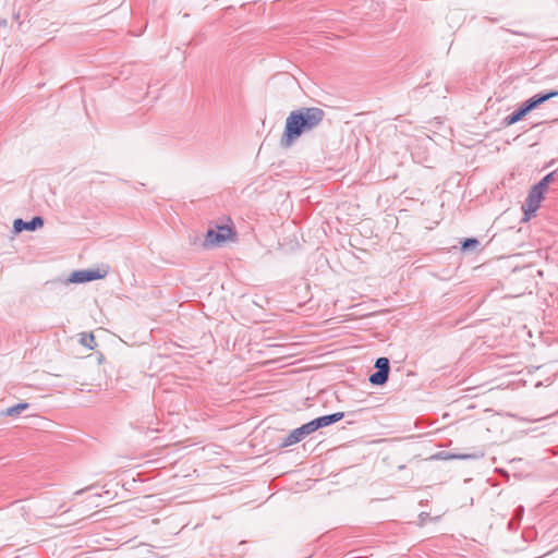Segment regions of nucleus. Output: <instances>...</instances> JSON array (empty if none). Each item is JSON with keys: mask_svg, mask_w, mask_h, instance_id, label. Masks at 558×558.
Segmentation results:
<instances>
[{"mask_svg": "<svg viewBox=\"0 0 558 558\" xmlns=\"http://www.w3.org/2000/svg\"><path fill=\"white\" fill-rule=\"evenodd\" d=\"M342 417H343V413L337 412V413H333L330 415L320 416L318 418H315V421H316V425L318 426V428H320V427L328 426L332 423H336V422L340 421Z\"/></svg>", "mask_w": 558, "mask_h": 558, "instance_id": "obj_8", "label": "nucleus"}, {"mask_svg": "<svg viewBox=\"0 0 558 558\" xmlns=\"http://www.w3.org/2000/svg\"><path fill=\"white\" fill-rule=\"evenodd\" d=\"M304 438V435L300 430V428H295L292 430L283 440L282 446L288 447L301 441Z\"/></svg>", "mask_w": 558, "mask_h": 558, "instance_id": "obj_10", "label": "nucleus"}, {"mask_svg": "<svg viewBox=\"0 0 558 558\" xmlns=\"http://www.w3.org/2000/svg\"><path fill=\"white\" fill-rule=\"evenodd\" d=\"M477 240L476 239H468L464 241L462 247L463 248H469V247H473L475 245H477Z\"/></svg>", "mask_w": 558, "mask_h": 558, "instance_id": "obj_14", "label": "nucleus"}, {"mask_svg": "<svg viewBox=\"0 0 558 558\" xmlns=\"http://www.w3.org/2000/svg\"><path fill=\"white\" fill-rule=\"evenodd\" d=\"M236 232L234 230L233 222L230 218L227 219V223L222 226H216V228L209 229L204 238L203 246L205 248H211L220 246L227 242L235 241Z\"/></svg>", "mask_w": 558, "mask_h": 558, "instance_id": "obj_2", "label": "nucleus"}, {"mask_svg": "<svg viewBox=\"0 0 558 558\" xmlns=\"http://www.w3.org/2000/svg\"><path fill=\"white\" fill-rule=\"evenodd\" d=\"M450 458L465 460V459H473V458H475V456L474 454H452V456H450Z\"/></svg>", "mask_w": 558, "mask_h": 558, "instance_id": "obj_15", "label": "nucleus"}, {"mask_svg": "<svg viewBox=\"0 0 558 558\" xmlns=\"http://www.w3.org/2000/svg\"><path fill=\"white\" fill-rule=\"evenodd\" d=\"M558 95V92L548 93L542 96H535L527 101H525L521 108H519L517 111L511 113L505 119L506 125H512L520 120H522L531 110H533L536 106L545 102L546 100L550 99L551 97H555Z\"/></svg>", "mask_w": 558, "mask_h": 558, "instance_id": "obj_3", "label": "nucleus"}, {"mask_svg": "<svg viewBox=\"0 0 558 558\" xmlns=\"http://www.w3.org/2000/svg\"><path fill=\"white\" fill-rule=\"evenodd\" d=\"M28 408H29V403L20 402L13 407L5 409L2 412V415L9 416V417H17L23 411L27 410Z\"/></svg>", "mask_w": 558, "mask_h": 558, "instance_id": "obj_9", "label": "nucleus"}, {"mask_svg": "<svg viewBox=\"0 0 558 558\" xmlns=\"http://www.w3.org/2000/svg\"><path fill=\"white\" fill-rule=\"evenodd\" d=\"M324 111L318 108H307L291 112L286 120L281 144L290 146L304 131L317 126L323 120Z\"/></svg>", "mask_w": 558, "mask_h": 558, "instance_id": "obj_1", "label": "nucleus"}, {"mask_svg": "<svg viewBox=\"0 0 558 558\" xmlns=\"http://www.w3.org/2000/svg\"><path fill=\"white\" fill-rule=\"evenodd\" d=\"M299 428L305 437L306 435H310V434L314 433L315 430H317L318 426L316 425V421L313 420V421L302 425Z\"/></svg>", "mask_w": 558, "mask_h": 558, "instance_id": "obj_12", "label": "nucleus"}, {"mask_svg": "<svg viewBox=\"0 0 558 558\" xmlns=\"http://www.w3.org/2000/svg\"><path fill=\"white\" fill-rule=\"evenodd\" d=\"M551 178H553V173L547 174L545 178H543V179L541 180V182H538V183L536 184V186H537V187H539L541 190H543V191H545V192H546L547 186H548V184H549V182H550Z\"/></svg>", "mask_w": 558, "mask_h": 558, "instance_id": "obj_13", "label": "nucleus"}, {"mask_svg": "<svg viewBox=\"0 0 558 558\" xmlns=\"http://www.w3.org/2000/svg\"><path fill=\"white\" fill-rule=\"evenodd\" d=\"M108 268L106 266L73 271L70 277V281L74 283H83L93 280L102 279L107 276Z\"/></svg>", "mask_w": 558, "mask_h": 558, "instance_id": "obj_4", "label": "nucleus"}, {"mask_svg": "<svg viewBox=\"0 0 558 558\" xmlns=\"http://www.w3.org/2000/svg\"><path fill=\"white\" fill-rule=\"evenodd\" d=\"M80 342H81V344H83L84 347H86L90 350H93L97 345L96 338L93 332L81 333Z\"/></svg>", "mask_w": 558, "mask_h": 558, "instance_id": "obj_11", "label": "nucleus"}, {"mask_svg": "<svg viewBox=\"0 0 558 558\" xmlns=\"http://www.w3.org/2000/svg\"><path fill=\"white\" fill-rule=\"evenodd\" d=\"M375 366L378 368V371L369 376V381L373 385H384L387 381L389 374L388 359H377Z\"/></svg>", "mask_w": 558, "mask_h": 558, "instance_id": "obj_6", "label": "nucleus"}, {"mask_svg": "<svg viewBox=\"0 0 558 558\" xmlns=\"http://www.w3.org/2000/svg\"><path fill=\"white\" fill-rule=\"evenodd\" d=\"M545 191L541 190L536 185L532 187L529 193V196L523 205L522 209L524 211V220L527 221L539 208L541 203L544 198Z\"/></svg>", "mask_w": 558, "mask_h": 558, "instance_id": "obj_5", "label": "nucleus"}, {"mask_svg": "<svg viewBox=\"0 0 558 558\" xmlns=\"http://www.w3.org/2000/svg\"><path fill=\"white\" fill-rule=\"evenodd\" d=\"M44 226V220L40 217H34L31 221L26 222L22 219H15L13 222V228L16 233H20L24 230L34 231Z\"/></svg>", "mask_w": 558, "mask_h": 558, "instance_id": "obj_7", "label": "nucleus"}]
</instances>
